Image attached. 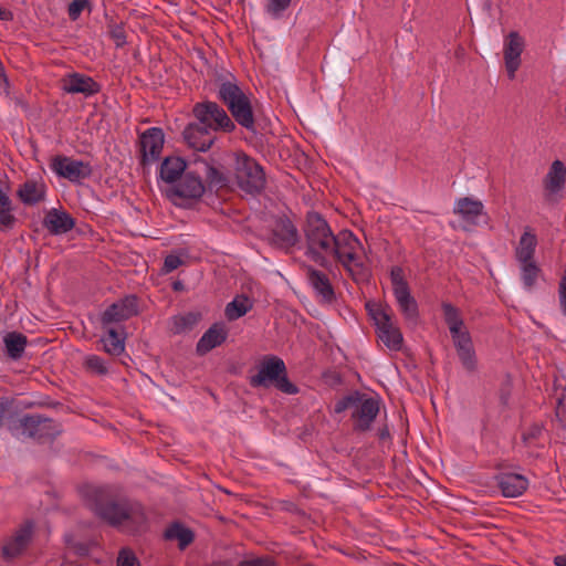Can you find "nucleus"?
I'll return each instance as SVG.
<instances>
[{"instance_id": "f257e3e1", "label": "nucleus", "mask_w": 566, "mask_h": 566, "mask_svg": "<svg viewBox=\"0 0 566 566\" xmlns=\"http://www.w3.org/2000/svg\"><path fill=\"white\" fill-rule=\"evenodd\" d=\"M90 506L94 514L113 527L123 524L138 530L147 522L140 503L115 495L107 488L94 489L88 495Z\"/></svg>"}, {"instance_id": "f03ea898", "label": "nucleus", "mask_w": 566, "mask_h": 566, "mask_svg": "<svg viewBox=\"0 0 566 566\" xmlns=\"http://www.w3.org/2000/svg\"><path fill=\"white\" fill-rule=\"evenodd\" d=\"M303 232L306 243L305 255L319 266L327 268L329 265L327 256L331 254L336 237L327 220L322 213L311 210L305 214Z\"/></svg>"}, {"instance_id": "7ed1b4c3", "label": "nucleus", "mask_w": 566, "mask_h": 566, "mask_svg": "<svg viewBox=\"0 0 566 566\" xmlns=\"http://www.w3.org/2000/svg\"><path fill=\"white\" fill-rule=\"evenodd\" d=\"M218 99L227 106L234 124L255 133V117L251 98L235 80H222L218 84Z\"/></svg>"}, {"instance_id": "20e7f679", "label": "nucleus", "mask_w": 566, "mask_h": 566, "mask_svg": "<svg viewBox=\"0 0 566 566\" xmlns=\"http://www.w3.org/2000/svg\"><path fill=\"white\" fill-rule=\"evenodd\" d=\"M256 368L258 373L249 378L252 388L274 387L286 395L298 394V387L289 379L286 365L279 356H263Z\"/></svg>"}, {"instance_id": "39448f33", "label": "nucleus", "mask_w": 566, "mask_h": 566, "mask_svg": "<svg viewBox=\"0 0 566 566\" xmlns=\"http://www.w3.org/2000/svg\"><path fill=\"white\" fill-rule=\"evenodd\" d=\"M442 312L462 366L470 373L475 371L478 361L472 337L460 311L450 303H443Z\"/></svg>"}, {"instance_id": "423d86ee", "label": "nucleus", "mask_w": 566, "mask_h": 566, "mask_svg": "<svg viewBox=\"0 0 566 566\" xmlns=\"http://www.w3.org/2000/svg\"><path fill=\"white\" fill-rule=\"evenodd\" d=\"M347 409L353 410V430L355 432H366L370 430L379 413L380 402L379 399L368 397L366 394L356 390L337 400L334 406L335 413H342Z\"/></svg>"}, {"instance_id": "0eeeda50", "label": "nucleus", "mask_w": 566, "mask_h": 566, "mask_svg": "<svg viewBox=\"0 0 566 566\" xmlns=\"http://www.w3.org/2000/svg\"><path fill=\"white\" fill-rule=\"evenodd\" d=\"M9 429L15 437H28L38 442L53 441L62 431L53 419L39 413L23 415Z\"/></svg>"}, {"instance_id": "6e6552de", "label": "nucleus", "mask_w": 566, "mask_h": 566, "mask_svg": "<svg viewBox=\"0 0 566 566\" xmlns=\"http://www.w3.org/2000/svg\"><path fill=\"white\" fill-rule=\"evenodd\" d=\"M234 178L238 187L252 196L260 195L266 185L263 167L244 153L235 156Z\"/></svg>"}, {"instance_id": "1a4fd4ad", "label": "nucleus", "mask_w": 566, "mask_h": 566, "mask_svg": "<svg viewBox=\"0 0 566 566\" xmlns=\"http://www.w3.org/2000/svg\"><path fill=\"white\" fill-rule=\"evenodd\" d=\"M368 315L377 327L379 339L391 350H400L403 337L399 327L392 321V313L388 305L366 303Z\"/></svg>"}, {"instance_id": "9d476101", "label": "nucleus", "mask_w": 566, "mask_h": 566, "mask_svg": "<svg viewBox=\"0 0 566 566\" xmlns=\"http://www.w3.org/2000/svg\"><path fill=\"white\" fill-rule=\"evenodd\" d=\"M392 293L397 301L399 311L409 323L417 324L419 319V307L416 298L411 295L409 284L401 266H392L390 270Z\"/></svg>"}, {"instance_id": "9b49d317", "label": "nucleus", "mask_w": 566, "mask_h": 566, "mask_svg": "<svg viewBox=\"0 0 566 566\" xmlns=\"http://www.w3.org/2000/svg\"><path fill=\"white\" fill-rule=\"evenodd\" d=\"M192 113L198 122L210 130L232 133L237 126L227 112L216 102L206 101L195 104Z\"/></svg>"}, {"instance_id": "f8f14e48", "label": "nucleus", "mask_w": 566, "mask_h": 566, "mask_svg": "<svg viewBox=\"0 0 566 566\" xmlns=\"http://www.w3.org/2000/svg\"><path fill=\"white\" fill-rule=\"evenodd\" d=\"M300 240L298 230L289 217L280 216L274 219L268 237L269 245L285 253H291Z\"/></svg>"}, {"instance_id": "ddd939ff", "label": "nucleus", "mask_w": 566, "mask_h": 566, "mask_svg": "<svg viewBox=\"0 0 566 566\" xmlns=\"http://www.w3.org/2000/svg\"><path fill=\"white\" fill-rule=\"evenodd\" d=\"M50 168L61 178L73 184H81L93 175V167L87 161L57 155L51 159Z\"/></svg>"}, {"instance_id": "4468645a", "label": "nucleus", "mask_w": 566, "mask_h": 566, "mask_svg": "<svg viewBox=\"0 0 566 566\" xmlns=\"http://www.w3.org/2000/svg\"><path fill=\"white\" fill-rule=\"evenodd\" d=\"M192 166L200 169V176H205V186L217 195L221 191H228L231 186V177L228 170L222 166L216 165L214 160L208 161L205 158L198 157L192 161Z\"/></svg>"}, {"instance_id": "2eb2a0df", "label": "nucleus", "mask_w": 566, "mask_h": 566, "mask_svg": "<svg viewBox=\"0 0 566 566\" xmlns=\"http://www.w3.org/2000/svg\"><path fill=\"white\" fill-rule=\"evenodd\" d=\"M331 254L333 255L346 270L352 271L350 265L361 266L358 262L357 249L360 248V241L357 237L348 230L339 232L335 237Z\"/></svg>"}, {"instance_id": "dca6fc26", "label": "nucleus", "mask_w": 566, "mask_h": 566, "mask_svg": "<svg viewBox=\"0 0 566 566\" xmlns=\"http://www.w3.org/2000/svg\"><path fill=\"white\" fill-rule=\"evenodd\" d=\"M138 314V297L136 295H126L117 302L111 304L101 315L102 328L114 327V324L125 322Z\"/></svg>"}, {"instance_id": "f3484780", "label": "nucleus", "mask_w": 566, "mask_h": 566, "mask_svg": "<svg viewBox=\"0 0 566 566\" xmlns=\"http://www.w3.org/2000/svg\"><path fill=\"white\" fill-rule=\"evenodd\" d=\"M206 191V186L200 176V169L189 164L188 170L179 179V182L170 190L171 196L180 199L198 200Z\"/></svg>"}, {"instance_id": "a211bd4d", "label": "nucleus", "mask_w": 566, "mask_h": 566, "mask_svg": "<svg viewBox=\"0 0 566 566\" xmlns=\"http://www.w3.org/2000/svg\"><path fill=\"white\" fill-rule=\"evenodd\" d=\"M165 135L161 128L151 127L139 136L140 165L146 167L157 161L161 155Z\"/></svg>"}, {"instance_id": "6ab92c4d", "label": "nucleus", "mask_w": 566, "mask_h": 566, "mask_svg": "<svg viewBox=\"0 0 566 566\" xmlns=\"http://www.w3.org/2000/svg\"><path fill=\"white\" fill-rule=\"evenodd\" d=\"M304 270L306 279L319 302L333 304L336 301V293L327 274L307 264L304 265Z\"/></svg>"}, {"instance_id": "aec40b11", "label": "nucleus", "mask_w": 566, "mask_h": 566, "mask_svg": "<svg viewBox=\"0 0 566 566\" xmlns=\"http://www.w3.org/2000/svg\"><path fill=\"white\" fill-rule=\"evenodd\" d=\"M453 213L459 216L465 223L464 230L479 226L481 217L488 219L482 201L471 197L459 198L454 203Z\"/></svg>"}, {"instance_id": "412c9836", "label": "nucleus", "mask_w": 566, "mask_h": 566, "mask_svg": "<svg viewBox=\"0 0 566 566\" xmlns=\"http://www.w3.org/2000/svg\"><path fill=\"white\" fill-rule=\"evenodd\" d=\"M182 137L190 148L198 151H207L216 140L213 132L200 123L188 124L182 132Z\"/></svg>"}, {"instance_id": "4be33fe9", "label": "nucleus", "mask_w": 566, "mask_h": 566, "mask_svg": "<svg viewBox=\"0 0 566 566\" xmlns=\"http://www.w3.org/2000/svg\"><path fill=\"white\" fill-rule=\"evenodd\" d=\"M523 50V38L515 31L510 32L504 44V62L507 75L511 80L515 78V73L521 65V54Z\"/></svg>"}, {"instance_id": "5701e85b", "label": "nucleus", "mask_w": 566, "mask_h": 566, "mask_svg": "<svg viewBox=\"0 0 566 566\" xmlns=\"http://www.w3.org/2000/svg\"><path fill=\"white\" fill-rule=\"evenodd\" d=\"M34 524L32 521L23 523L2 546V557L11 559L19 556L31 541Z\"/></svg>"}, {"instance_id": "b1692460", "label": "nucleus", "mask_w": 566, "mask_h": 566, "mask_svg": "<svg viewBox=\"0 0 566 566\" xmlns=\"http://www.w3.org/2000/svg\"><path fill=\"white\" fill-rule=\"evenodd\" d=\"M101 84L93 77L82 73H71L63 78V90L70 94H83L93 96L101 92Z\"/></svg>"}, {"instance_id": "393cba45", "label": "nucleus", "mask_w": 566, "mask_h": 566, "mask_svg": "<svg viewBox=\"0 0 566 566\" xmlns=\"http://www.w3.org/2000/svg\"><path fill=\"white\" fill-rule=\"evenodd\" d=\"M494 479L505 497H517L528 488L527 478L518 473L503 472L496 474Z\"/></svg>"}, {"instance_id": "a878e982", "label": "nucleus", "mask_w": 566, "mask_h": 566, "mask_svg": "<svg viewBox=\"0 0 566 566\" xmlns=\"http://www.w3.org/2000/svg\"><path fill=\"white\" fill-rule=\"evenodd\" d=\"M43 227L54 235L64 234L75 227V219L66 211L52 208L42 221Z\"/></svg>"}, {"instance_id": "bb28decb", "label": "nucleus", "mask_w": 566, "mask_h": 566, "mask_svg": "<svg viewBox=\"0 0 566 566\" xmlns=\"http://www.w3.org/2000/svg\"><path fill=\"white\" fill-rule=\"evenodd\" d=\"M566 182V166L560 160H554L546 174L543 184L546 191V199L563 190Z\"/></svg>"}, {"instance_id": "cd10ccee", "label": "nucleus", "mask_w": 566, "mask_h": 566, "mask_svg": "<svg viewBox=\"0 0 566 566\" xmlns=\"http://www.w3.org/2000/svg\"><path fill=\"white\" fill-rule=\"evenodd\" d=\"M226 339L227 332L224 327L220 324H213L198 340L196 352L200 356L206 355L211 349L220 346Z\"/></svg>"}, {"instance_id": "c85d7f7f", "label": "nucleus", "mask_w": 566, "mask_h": 566, "mask_svg": "<svg viewBox=\"0 0 566 566\" xmlns=\"http://www.w3.org/2000/svg\"><path fill=\"white\" fill-rule=\"evenodd\" d=\"M189 165L180 157L169 156L160 165L159 176L167 184L179 180L188 170Z\"/></svg>"}, {"instance_id": "c756f323", "label": "nucleus", "mask_w": 566, "mask_h": 566, "mask_svg": "<svg viewBox=\"0 0 566 566\" xmlns=\"http://www.w3.org/2000/svg\"><path fill=\"white\" fill-rule=\"evenodd\" d=\"M537 247V237L530 227H525L515 249V259L517 262L535 260Z\"/></svg>"}, {"instance_id": "7c9ffc66", "label": "nucleus", "mask_w": 566, "mask_h": 566, "mask_svg": "<svg viewBox=\"0 0 566 566\" xmlns=\"http://www.w3.org/2000/svg\"><path fill=\"white\" fill-rule=\"evenodd\" d=\"M105 335L102 337L104 350L112 356H119L125 350V331L123 327L104 328Z\"/></svg>"}, {"instance_id": "2f4dec72", "label": "nucleus", "mask_w": 566, "mask_h": 566, "mask_svg": "<svg viewBox=\"0 0 566 566\" xmlns=\"http://www.w3.org/2000/svg\"><path fill=\"white\" fill-rule=\"evenodd\" d=\"M544 437V426L542 423H532L522 433V442L528 449V454L532 457H539L538 449L544 448L542 442Z\"/></svg>"}, {"instance_id": "473e14b6", "label": "nucleus", "mask_w": 566, "mask_h": 566, "mask_svg": "<svg viewBox=\"0 0 566 566\" xmlns=\"http://www.w3.org/2000/svg\"><path fill=\"white\" fill-rule=\"evenodd\" d=\"M18 196L24 205L34 206L44 200L45 186L28 180L19 188Z\"/></svg>"}, {"instance_id": "72a5a7b5", "label": "nucleus", "mask_w": 566, "mask_h": 566, "mask_svg": "<svg viewBox=\"0 0 566 566\" xmlns=\"http://www.w3.org/2000/svg\"><path fill=\"white\" fill-rule=\"evenodd\" d=\"M253 307V300L245 294L237 295L226 306V317L228 321H235L244 316Z\"/></svg>"}, {"instance_id": "f704fd0d", "label": "nucleus", "mask_w": 566, "mask_h": 566, "mask_svg": "<svg viewBox=\"0 0 566 566\" xmlns=\"http://www.w3.org/2000/svg\"><path fill=\"white\" fill-rule=\"evenodd\" d=\"M6 354L11 359H20L28 345V338L24 334L18 332L8 333L4 338Z\"/></svg>"}, {"instance_id": "c9c22d12", "label": "nucleus", "mask_w": 566, "mask_h": 566, "mask_svg": "<svg viewBox=\"0 0 566 566\" xmlns=\"http://www.w3.org/2000/svg\"><path fill=\"white\" fill-rule=\"evenodd\" d=\"M165 538L178 541L179 548L184 549L193 542L195 535L190 528L175 522L165 531Z\"/></svg>"}, {"instance_id": "e433bc0d", "label": "nucleus", "mask_w": 566, "mask_h": 566, "mask_svg": "<svg viewBox=\"0 0 566 566\" xmlns=\"http://www.w3.org/2000/svg\"><path fill=\"white\" fill-rule=\"evenodd\" d=\"M521 269V280L527 290H532L542 272L535 260L518 262Z\"/></svg>"}, {"instance_id": "4c0bfd02", "label": "nucleus", "mask_w": 566, "mask_h": 566, "mask_svg": "<svg viewBox=\"0 0 566 566\" xmlns=\"http://www.w3.org/2000/svg\"><path fill=\"white\" fill-rule=\"evenodd\" d=\"M201 319V314L189 312L184 315H176L172 317V331L175 334H181L191 331Z\"/></svg>"}, {"instance_id": "58836bf2", "label": "nucleus", "mask_w": 566, "mask_h": 566, "mask_svg": "<svg viewBox=\"0 0 566 566\" xmlns=\"http://www.w3.org/2000/svg\"><path fill=\"white\" fill-rule=\"evenodd\" d=\"M555 397L557 401L556 415L558 417H566V379H555Z\"/></svg>"}, {"instance_id": "ea45409f", "label": "nucleus", "mask_w": 566, "mask_h": 566, "mask_svg": "<svg viewBox=\"0 0 566 566\" xmlns=\"http://www.w3.org/2000/svg\"><path fill=\"white\" fill-rule=\"evenodd\" d=\"M84 10H87L88 13L92 12L91 0H73L67 7V14L70 20L76 21Z\"/></svg>"}, {"instance_id": "a19ab883", "label": "nucleus", "mask_w": 566, "mask_h": 566, "mask_svg": "<svg viewBox=\"0 0 566 566\" xmlns=\"http://www.w3.org/2000/svg\"><path fill=\"white\" fill-rule=\"evenodd\" d=\"M107 28L109 38L114 41L116 48H123L127 43L124 24L122 22L115 23L112 21L108 23Z\"/></svg>"}, {"instance_id": "79ce46f5", "label": "nucleus", "mask_w": 566, "mask_h": 566, "mask_svg": "<svg viewBox=\"0 0 566 566\" xmlns=\"http://www.w3.org/2000/svg\"><path fill=\"white\" fill-rule=\"evenodd\" d=\"M84 365L87 370H90L96 375H99V376L106 375L108 371L104 359L97 355L87 356Z\"/></svg>"}, {"instance_id": "37998d69", "label": "nucleus", "mask_w": 566, "mask_h": 566, "mask_svg": "<svg viewBox=\"0 0 566 566\" xmlns=\"http://www.w3.org/2000/svg\"><path fill=\"white\" fill-rule=\"evenodd\" d=\"M117 566H140V563L132 549L122 548L118 553Z\"/></svg>"}, {"instance_id": "c03bdc74", "label": "nucleus", "mask_w": 566, "mask_h": 566, "mask_svg": "<svg viewBox=\"0 0 566 566\" xmlns=\"http://www.w3.org/2000/svg\"><path fill=\"white\" fill-rule=\"evenodd\" d=\"M292 0H269L266 11L273 17L277 18L281 13L286 10Z\"/></svg>"}, {"instance_id": "a18cd8bd", "label": "nucleus", "mask_w": 566, "mask_h": 566, "mask_svg": "<svg viewBox=\"0 0 566 566\" xmlns=\"http://www.w3.org/2000/svg\"><path fill=\"white\" fill-rule=\"evenodd\" d=\"M11 211L12 207L0 209V227L11 229L14 226L17 218L11 213Z\"/></svg>"}, {"instance_id": "49530a36", "label": "nucleus", "mask_w": 566, "mask_h": 566, "mask_svg": "<svg viewBox=\"0 0 566 566\" xmlns=\"http://www.w3.org/2000/svg\"><path fill=\"white\" fill-rule=\"evenodd\" d=\"M238 566H276V564L272 557L265 556L240 562Z\"/></svg>"}, {"instance_id": "de8ad7c7", "label": "nucleus", "mask_w": 566, "mask_h": 566, "mask_svg": "<svg viewBox=\"0 0 566 566\" xmlns=\"http://www.w3.org/2000/svg\"><path fill=\"white\" fill-rule=\"evenodd\" d=\"M182 264V260L179 255L169 254L165 258L163 271L165 273H170L174 270L178 269Z\"/></svg>"}, {"instance_id": "09e8293b", "label": "nucleus", "mask_w": 566, "mask_h": 566, "mask_svg": "<svg viewBox=\"0 0 566 566\" xmlns=\"http://www.w3.org/2000/svg\"><path fill=\"white\" fill-rule=\"evenodd\" d=\"M558 298L560 311L566 316V270L558 284Z\"/></svg>"}, {"instance_id": "8fccbe9b", "label": "nucleus", "mask_w": 566, "mask_h": 566, "mask_svg": "<svg viewBox=\"0 0 566 566\" xmlns=\"http://www.w3.org/2000/svg\"><path fill=\"white\" fill-rule=\"evenodd\" d=\"M511 387H512V381H511L510 376H507L506 381L503 384V387L500 390V399L503 405H507V402H509Z\"/></svg>"}, {"instance_id": "3c124183", "label": "nucleus", "mask_w": 566, "mask_h": 566, "mask_svg": "<svg viewBox=\"0 0 566 566\" xmlns=\"http://www.w3.org/2000/svg\"><path fill=\"white\" fill-rule=\"evenodd\" d=\"M9 409H10V401L4 397H0V428L4 423V419H6V416L9 411Z\"/></svg>"}, {"instance_id": "603ef678", "label": "nucleus", "mask_w": 566, "mask_h": 566, "mask_svg": "<svg viewBox=\"0 0 566 566\" xmlns=\"http://www.w3.org/2000/svg\"><path fill=\"white\" fill-rule=\"evenodd\" d=\"M12 20H13L12 11L0 4V21L1 22H11Z\"/></svg>"}, {"instance_id": "864d4df0", "label": "nucleus", "mask_w": 566, "mask_h": 566, "mask_svg": "<svg viewBox=\"0 0 566 566\" xmlns=\"http://www.w3.org/2000/svg\"><path fill=\"white\" fill-rule=\"evenodd\" d=\"M12 207L11 199L9 196L0 188V209L1 208H10Z\"/></svg>"}, {"instance_id": "5fc2aeb1", "label": "nucleus", "mask_w": 566, "mask_h": 566, "mask_svg": "<svg viewBox=\"0 0 566 566\" xmlns=\"http://www.w3.org/2000/svg\"><path fill=\"white\" fill-rule=\"evenodd\" d=\"M377 434L380 440H386V439L390 438V432H389L388 426H384L382 428H379Z\"/></svg>"}, {"instance_id": "6e6d98bb", "label": "nucleus", "mask_w": 566, "mask_h": 566, "mask_svg": "<svg viewBox=\"0 0 566 566\" xmlns=\"http://www.w3.org/2000/svg\"><path fill=\"white\" fill-rule=\"evenodd\" d=\"M554 565L555 566H566V554L555 556Z\"/></svg>"}, {"instance_id": "4d7b16f0", "label": "nucleus", "mask_w": 566, "mask_h": 566, "mask_svg": "<svg viewBox=\"0 0 566 566\" xmlns=\"http://www.w3.org/2000/svg\"><path fill=\"white\" fill-rule=\"evenodd\" d=\"M0 82L2 84H4L6 86H8V77L6 75V72H4V66L2 64V62L0 61Z\"/></svg>"}, {"instance_id": "13d9d810", "label": "nucleus", "mask_w": 566, "mask_h": 566, "mask_svg": "<svg viewBox=\"0 0 566 566\" xmlns=\"http://www.w3.org/2000/svg\"><path fill=\"white\" fill-rule=\"evenodd\" d=\"M172 290L176 291V292H181L185 290V285L181 281H175L172 283Z\"/></svg>"}]
</instances>
